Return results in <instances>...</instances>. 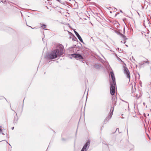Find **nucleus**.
<instances>
[{
    "mask_svg": "<svg viewBox=\"0 0 151 151\" xmlns=\"http://www.w3.org/2000/svg\"><path fill=\"white\" fill-rule=\"evenodd\" d=\"M59 49H57L54 50L50 53H47L46 56V58L52 60L60 57L63 53L64 48L62 45L60 44L59 46Z\"/></svg>",
    "mask_w": 151,
    "mask_h": 151,
    "instance_id": "f257e3e1",
    "label": "nucleus"
},
{
    "mask_svg": "<svg viewBox=\"0 0 151 151\" xmlns=\"http://www.w3.org/2000/svg\"><path fill=\"white\" fill-rule=\"evenodd\" d=\"M110 75L112 81L110 82V84L111 86L110 88V92L111 95H113L115 93V86H116L115 78L113 72L111 71L110 72Z\"/></svg>",
    "mask_w": 151,
    "mask_h": 151,
    "instance_id": "f03ea898",
    "label": "nucleus"
},
{
    "mask_svg": "<svg viewBox=\"0 0 151 151\" xmlns=\"http://www.w3.org/2000/svg\"><path fill=\"white\" fill-rule=\"evenodd\" d=\"M90 141L88 140L86 144L83 146L81 151H87L89 148L90 145Z\"/></svg>",
    "mask_w": 151,
    "mask_h": 151,
    "instance_id": "7ed1b4c3",
    "label": "nucleus"
},
{
    "mask_svg": "<svg viewBox=\"0 0 151 151\" xmlns=\"http://www.w3.org/2000/svg\"><path fill=\"white\" fill-rule=\"evenodd\" d=\"M124 71V73L126 75L127 78L129 79V80L130 79V73L129 70L128 68L125 66H123Z\"/></svg>",
    "mask_w": 151,
    "mask_h": 151,
    "instance_id": "20e7f679",
    "label": "nucleus"
},
{
    "mask_svg": "<svg viewBox=\"0 0 151 151\" xmlns=\"http://www.w3.org/2000/svg\"><path fill=\"white\" fill-rule=\"evenodd\" d=\"M93 67L96 69H100L101 67V64H95L93 65Z\"/></svg>",
    "mask_w": 151,
    "mask_h": 151,
    "instance_id": "39448f33",
    "label": "nucleus"
},
{
    "mask_svg": "<svg viewBox=\"0 0 151 151\" xmlns=\"http://www.w3.org/2000/svg\"><path fill=\"white\" fill-rule=\"evenodd\" d=\"M11 109L12 110L14 111V112L16 113V117H14V124H16L17 123V122L18 120V119L17 117V113L15 112V111H14L12 108H11Z\"/></svg>",
    "mask_w": 151,
    "mask_h": 151,
    "instance_id": "423d86ee",
    "label": "nucleus"
},
{
    "mask_svg": "<svg viewBox=\"0 0 151 151\" xmlns=\"http://www.w3.org/2000/svg\"><path fill=\"white\" fill-rule=\"evenodd\" d=\"M74 32L80 41L81 42L83 43V40L79 34L76 31H74Z\"/></svg>",
    "mask_w": 151,
    "mask_h": 151,
    "instance_id": "0eeeda50",
    "label": "nucleus"
},
{
    "mask_svg": "<svg viewBox=\"0 0 151 151\" xmlns=\"http://www.w3.org/2000/svg\"><path fill=\"white\" fill-rule=\"evenodd\" d=\"M114 111V107L113 108V109L112 111L111 112L110 114L108 116V117L106 118L105 120H106L108 119L109 120V119H110L111 117V116L113 114V113Z\"/></svg>",
    "mask_w": 151,
    "mask_h": 151,
    "instance_id": "6e6552de",
    "label": "nucleus"
},
{
    "mask_svg": "<svg viewBox=\"0 0 151 151\" xmlns=\"http://www.w3.org/2000/svg\"><path fill=\"white\" fill-rule=\"evenodd\" d=\"M75 58H77L80 59H83V56L79 54H76Z\"/></svg>",
    "mask_w": 151,
    "mask_h": 151,
    "instance_id": "1a4fd4ad",
    "label": "nucleus"
},
{
    "mask_svg": "<svg viewBox=\"0 0 151 151\" xmlns=\"http://www.w3.org/2000/svg\"><path fill=\"white\" fill-rule=\"evenodd\" d=\"M114 94L112 95H111L112 96V102H113L114 101H117V98L116 96L114 95Z\"/></svg>",
    "mask_w": 151,
    "mask_h": 151,
    "instance_id": "9d476101",
    "label": "nucleus"
},
{
    "mask_svg": "<svg viewBox=\"0 0 151 151\" xmlns=\"http://www.w3.org/2000/svg\"><path fill=\"white\" fill-rule=\"evenodd\" d=\"M40 24L42 25V26H43H43H41V27L43 29H44V30H47V29H45V28H46V25H45L44 24Z\"/></svg>",
    "mask_w": 151,
    "mask_h": 151,
    "instance_id": "9b49d317",
    "label": "nucleus"
},
{
    "mask_svg": "<svg viewBox=\"0 0 151 151\" xmlns=\"http://www.w3.org/2000/svg\"><path fill=\"white\" fill-rule=\"evenodd\" d=\"M120 35L121 36L124 38V40H125L127 39V38L126 37L125 35H123L122 34H120Z\"/></svg>",
    "mask_w": 151,
    "mask_h": 151,
    "instance_id": "f8f14e48",
    "label": "nucleus"
},
{
    "mask_svg": "<svg viewBox=\"0 0 151 151\" xmlns=\"http://www.w3.org/2000/svg\"><path fill=\"white\" fill-rule=\"evenodd\" d=\"M0 1L4 4H6V0H2L1 1Z\"/></svg>",
    "mask_w": 151,
    "mask_h": 151,
    "instance_id": "ddd939ff",
    "label": "nucleus"
},
{
    "mask_svg": "<svg viewBox=\"0 0 151 151\" xmlns=\"http://www.w3.org/2000/svg\"><path fill=\"white\" fill-rule=\"evenodd\" d=\"M76 54H75V53L73 54H71L70 55L71 56H72L73 57L75 58Z\"/></svg>",
    "mask_w": 151,
    "mask_h": 151,
    "instance_id": "4468645a",
    "label": "nucleus"
},
{
    "mask_svg": "<svg viewBox=\"0 0 151 151\" xmlns=\"http://www.w3.org/2000/svg\"><path fill=\"white\" fill-rule=\"evenodd\" d=\"M114 102L113 103H114V106L113 107H112V109H113V107L114 108V106L115 105H116V101H114Z\"/></svg>",
    "mask_w": 151,
    "mask_h": 151,
    "instance_id": "2eb2a0df",
    "label": "nucleus"
},
{
    "mask_svg": "<svg viewBox=\"0 0 151 151\" xmlns=\"http://www.w3.org/2000/svg\"><path fill=\"white\" fill-rule=\"evenodd\" d=\"M117 131H118L119 132V129L118 128H117L116 129V131L114 132L113 133H115Z\"/></svg>",
    "mask_w": 151,
    "mask_h": 151,
    "instance_id": "dca6fc26",
    "label": "nucleus"
},
{
    "mask_svg": "<svg viewBox=\"0 0 151 151\" xmlns=\"http://www.w3.org/2000/svg\"><path fill=\"white\" fill-rule=\"evenodd\" d=\"M2 132V129L1 128H0V132L1 133Z\"/></svg>",
    "mask_w": 151,
    "mask_h": 151,
    "instance_id": "f3484780",
    "label": "nucleus"
},
{
    "mask_svg": "<svg viewBox=\"0 0 151 151\" xmlns=\"http://www.w3.org/2000/svg\"><path fill=\"white\" fill-rule=\"evenodd\" d=\"M14 127H12V130H13L14 129Z\"/></svg>",
    "mask_w": 151,
    "mask_h": 151,
    "instance_id": "a211bd4d",
    "label": "nucleus"
},
{
    "mask_svg": "<svg viewBox=\"0 0 151 151\" xmlns=\"http://www.w3.org/2000/svg\"><path fill=\"white\" fill-rule=\"evenodd\" d=\"M127 134H128V129H127Z\"/></svg>",
    "mask_w": 151,
    "mask_h": 151,
    "instance_id": "6ab92c4d",
    "label": "nucleus"
},
{
    "mask_svg": "<svg viewBox=\"0 0 151 151\" xmlns=\"http://www.w3.org/2000/svg\"><path fill=\"white\" fill-rule=\"evenodd\" d=\"M132 59H133L134 60H134V58H133V57H132Z\"/></svg>",
    "mask_w": 151,
    "mask_h": 151,
    "instance_id": "aec40b11",
    "label": "nucleus"
},
{
    "mask_svg": "<svg viewBox=\"0 0 151 151\" xmlns=\"http://www.w3.org/2000/svg\"><path fill=\"white\" fill-rule=\"evenodd\" d=\"M56 0L58 1L59 2H60V0Z\"/></svg>",
    "mask_w": 151,
    "mask_h": 151,
    "instance_id": "412c9836",
    "label": "nucleus"
},
{
    "mask_svg": "<svg viewBox=\"0 0 151 151\" xmlns=\"http://www.w3.org/2000/svg\"><path fill=\"white\" fill-rule=\"evenodd\" d=\"M122 101H124V102H127H127H126V101H124V100H122Z\"/></svg>",
    "mask_w": 151,
    "mask_h": 151,
    "instance_id": "4be33fe9",
    "label": "nucleus"
},
{
    "mask_svg": "<svg viewBox=\"0 0 151 151\" xmlns=\"http://www.w3.org/2000/svg\"><path fill=\"white\" fill-rule=\"evenodd\" d=\"M110 12L111 13H112V12L111 11H110Z\"/></svg>",
    "mask_w": 151,
    "mask_h": 151,
    "instance_id": "5701e85b",
    "label": "nucleus"
},
{
    "mask_svg": "<svg viewBox=\"0 0 151 151\" xmlns=\"http://www.w3.org/2000/svg\"><path fill=\"white\" fill-rule=\"evenodd\" d=\"M125 45L127 46V47H128V45Z\"/></svg>",
    "mask_w": 151,
    "mask_h": 151,
    "instance_id": "b1692460",
    "label": "nucleus"
},
{
    "mask_svg": "<svg viewBox=\"0 0 151 151\" xmlns=\"http://www.w3.org/2000/svg\"><path fill=\"white\" fill-rule=\"evenodd\" d=\"M112 108H111V109H112Z\"/></svg>",
    "mask_w": 151,
    "mask_h": 151,
    "instance_id": "393cba45",
    "label": "nucleus"
},
{
    "mask_svg": "<svg viewBox=\"0 0 151 151\" xmlns=\"http://www.w3.org/2000/svg\"><path fill=\"white\" fill-rule=\"evenodd\" d=\"M142 8L143 9L144 7H143L142 6Z\"/></svg>",
    "mask_w": 151,
    "mask_h": 151,
    "instance_id": "a878e982",
    "label": "nucleus"
},
{
    "mask_svg": "<svg viewBox=\"0 0 151 151\" xmlns=\"http://www.w3.org/2000/svg\"><path fill=\"white\" fill-rule=\"evenodd\" d=\"M120 11V12H122V10H121Z\"/></svg>",
    "mask_w": 151,
    "mask_h": 151,
    "instance_id": "bb28decb",
    "label": "nucleus"
},
{
    "mask_svg": "<svg viewBox=\"0 0 151 151\" xmlns=\"http://www.w3.org/2000/svg\"><path fill=\"white\" fill-rule=\"evenodd\" d=\"M2 134L3 135H4V134L3 133H2Z\"/></svg>",
    "mask_w": 151,
    "mask_h": 151,
    "instance_id": "cd10ccee",
    "label": "nucleus"
},
{
    "mask_svg": "<svg viewBox=\"0 0 151 151\" xmlns=\"http://www.w3.org/2000/svg\"><path fill=\"white\" fill-rule=\"evenodd\" d=\"M62 139V140H64V139Z\"/></svg>",
    "mask_w": 151,
    "mask_h": 151,
    "instance_id": "c85d7f7f",
    "label": "nucleus"
},
{
    "mask_svg": "<svg viewBox=\"0 0 151 151\" xmlns=\"http://www.w3.org/2000/svg\"><path fill=\"white\" fill-rule=\"evenodd\" d=\"M23 101H24V100H23ZM23 102H24V101H23ZM23 104H24V103L23 102Z\"/></svg>",
    "mask_w": 151,
    "mask_h": 151,
    "instance_id": "c756f323",
    "label": "nucleus"
},
{
    "mask_svg": "<svg viewBox=\"0 0 151 151\" xmlns=\"http://www.w3.org/2000/svg\"><path fill=\"white\" fill-rule=\"evenodd\" d=\"M29 27H30L32 28V29H33V28H32V27H31L30 26H29Z\"/></svg>",
    "mask_w": 151,
    "mask_h": 151,
    "instance_id": "7c9ffc66",
    "label": "nucleus"
},
{
    "mask_svg": "<svg viewBox=\"0 0 151 151\" xmlns=\"http://www.w3.org/2000/svg\"><path fill=\"white\" fill-rule=\"evenodd\" d=\"M69 38H71V37H70H70H69Z\"/></svg>",
    "mask_w": 151,
    "mask_h": 151,
    "instance_id": "2f4dec72",
    "label": "nucleus"
},
{
    "mask_svg": "<svg viewBox=\"0 0 151 151\" xmlns=\"http://www.w3.org/2000/svg\"><path fill=\"white\" fill-rule=\"evenodd\" d=\"M126 42L125 41L124 42V43H125Z\"/></svg>",
    "mask_w": 151,
    "mask_h": 151,
    "instance_id": "473e14b6",
    "label": "nucleus"
},
{
    "mask_svg": "<svg viewBox=\"0 0 151 151\" xmlns=\"http://www.w3.org/2000/svg\"><path fill=\"white\" fill-rule=\"evenodd\" d=\"M145 104V103H143V104Z\"/></svg>",
    "mask_w": 151,
    "mask_h": 151,
    "instance_id": "72a5a7b5",
    "label": "nucleus"
},
{
    "mask_svg": "<svg viewBox=\"0 0 151 151\" xmlns=\"http://www.w3.org/2000/svg\"><path fill=\"white\" fill-rule=\"evenodd\" d=\"M128 106H129V104L128 103Z\"/></svg>",
    "mask_w": 151,
    "mask_h": 151,
    "instance_id": "f704fd0d",
    "label": "nucleus"
}]
</instances>
